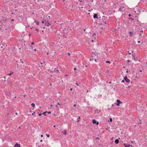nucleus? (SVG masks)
Segmentation results:
<instances>
[{"label":"nucleus","mask_w":147,"mask_h":147,"mask_svg":"<svg viewBox=\"0 0 147 147\" xmlns=\"http://www.w3.org/2000/svg\"><path fill=\"white\" fill-rule=\"evenodd\" d=\"M3 78L4 79H6V77L5 76H4Z\"/></svg>","instance_id":"8fccbe9b"},{"label":"nucleus","mask_w":147,"mask_h":147,"mask_svg":"<svg viewBox=\"0 0 147 147\" xmlns=\"http://www.w3.org/2000/svg\"><path fill=\"white\" fill-rule=\"evenodd\" d=\"M140 41H138V43H140Z\"/></svg>","instance_id":"603ef678"},{"label":"nucleus","mask_w":147,"mask_h":147,"mask_svg":"<svg viewBox=\"0 0 147 147\" xmlns=\"http://www.w3.org/2000/svg\"><path fill=\"white\" fill-rule=\"evenodd\" d=\"M55 71H56L57 72V73H58V72H59V70H58V69H57V70H56Z\"/></svg>","instance_id":"b1692460"},{"label":"nucleus","mask_w":147,"mask_h":147,"mask_svg":"<svg viewBox=\"0 0 147 147\" xmlns=\"http://www.w3.org/2000/svg\"><path fill=\"white\" fill-rule=\"evenodd\" d=\"M78 118L79 119V120H80V117H79Z\"/></svg>","instance_id":"ea45409f"},{"label":"nucleus","mask_w":147,"mask_h":147,"mask_svg":"<svg viewBox=\"0 0 147 147\" xmlns=\"http://www.w3.org/2000/svg\"><path fill=\"white\" fill-rule=\"evenodd\" d=\"M80 120H79V119L77 121V122H79L80 121Z\"/></svg>","instance_id":"473e14b6"},{"label":"nucleus","mask_w":147,"mask_h":147,"mask_svg":"<svg viewBox=\"0 0 147 147\" xmlns=\"http://www.w3.org/2000/svg\"><path fill=\"white\" fill-rule=\"evenodd\" d=\"M124 145L125 146V145H126L125 144H124Z\"/></svg>","instance_id":"0e129e2a"},{"label":"nucleus","mask_w":147,"mask_h":147,"mask_svg":"<svg viewBox=\"0 0 147 147\" xmlns=\"http://www.w3.org/2000/svg\"><path fill=\"white\" fill-rule=\"evenodd\" d=\"M129 19L131 20V21H132L134 20L133 18H130Z\"/></svg>","instance_id":"5701e85b"},{"label":"nucleus","mask_w":147,"mask_h":147,"mask_svg":"<svg viewBox=\"0 0 147 147\" xmlns=\"http://www.w3.org/2000/svg\"><path fill=\"white\" fill-rule=\"evenodd\" d=\"M31 44L32 45H34V43L33 42H31Z\"/></svg>","instance_id":"cd10ccee"},{"label":"nucleus","mask_w":147,"mask_h":147,"mask_svg":"<svg viewBox=\"0 0 147 147\" xmlns=\"http://www.w3.org/2000/svg\"><path fill=\"white\" fill-rule=\"evenodd\" d=\"M13 72H11L10 74H8L7 75L9 76H11V74H13Z\"/></svg>","instance_id":"dca6fc26"},{"label":"nucleus","mask_w":147,"mask_h":147,"mask_svg":"<svg viewBox=\"0 0 147 147\" xmlns=\"http://www.w3.org/2000/svg\"><path fill=\"white\" fill-rule=\"evenodd\" d=\"M124 8V7H120L119 9H118V11H121V12L122 11H123V9Z\"/></svg>","instance_id":"423d86ee"},{"label":"nucleus","mask_w":147,"mask_h":147,"mask_svg":"<svg viewBox=\"0 0 147 147\" xmlns=\"http://www.w3.org/2000/svg\"><path fill=\"white\" fill-rule=\"evenodd\" d=\"M21 62L22 63H24V62H23V61H21Z\"/></svg>","instance_id":"79ce46f5"},{"label":"nucleus","mask_w":147,"mask_h":147,"mask_svg":"<svg viewBox=\"0 0 147 147\" xmlns=\"http://www.w3.org/2000/svg\"><path fill=\"white\" fill-rule=\"evenodd\" d=\"M127 61L128 62H130V61L129 60H128Z\"/></svg>","instance_id":"2f4dec72"},{"label":"nucleus","mask_w":147,"mask_h":147,"mask_svg":"<svg viewBox=\"0 0 147 147\" xmlns=\"http://www.w3.org/2000/svg\"><path fill=\"white\" fill-rule=\"evenodd\" d=\"M73 24V23H71L70 26V30H74V24ZM69 27V26H68V27Z\"/></svg>","instance_id":"f03ea898"},{"label":"nucleus","mask_w":147,"mask_h":147,"mask_svg":"<svg viewBox=\"0 0 147 147\" xmlns=\"http://www.w3.org/2000/svg\"><path fill=\"white\" fill-rule=\"evenodd\" d=\"M15 114L16 115H17V113H16Z\"/></svg>","instance_id":"e2e57ef3"},{"label":"nucleus","mask_w":147,"mask_h":147,"mask_svg":"<svg viewBox=\"0 0 147 147\" xmlns=\"http://www.w3.org/2000/svg\"><path fill=\"white\" fill-rule=\"evenodd\" d=\"M41 137H43V135H41Z\"/></svg>","instance_id":"c03bdc74"},{"label":"nucleus","mask_w":147,"mask_h":147,"mask_svg":"<svg viewBox=\"0 0 147 147\" xmlns=\"http://www.w3.org/2000/svg\"><path fill=\"white\" fill-rule=\"evenodd\" d=\"M76 68H74V70H76Z\"/></svg>","instance_id":"f704fd0d"},{"label":"nucleus","mask_w":147,"mask_h":147,"mask_svg":"<svg viewBox=\"0 0 147 147\" xmlns=\"http://www.w3.org/2000/svg\"><path fill=\"white\" fill-rule=\"evenodd\" d=\"M86 29H84V31H85Z\"/></svg>","instance_id":"680f3d73"},{"label":"nucleus","mask_w":147,"mask_h":147,"mask_svg":"<svg viewBox=\"0 0 147 147\" xmlns=\"http://www.w3.org/2000/svg\"><path fill=\"white\" fill-rule=\"evenodd\" d=\"M127 72H128V71L127 70L126 71V73H127Z\"/></svg>","instance_id":"052dcab7"},{"label":"nucleus","mask_w":147,"mask_h":147,"mask_svg":"<svg viewBox=\"0 0 147 147\" xmlns=\"http://www.w3.org/2000/svg\"><path fill=\"white\" fill-rule=\"evenodd\" d=\"M45 25L46 26L49 27L51 25V24L49 22L45 21Z\"/></svg>","instance_id":"7ed1b4c3"},{"label":"nucleus","mask_w":147,"mask_h":147,"mask_svg":"<svg viewBox=\"0 0 147 147\" xmlns=\"http://www.w3.org/2000/svg\"><path fill=\"white\" fill-rule=\"evenodd\" d=\"M46 136H47V137L48 138L49 137V136H50V135H49V134H46Z\"/></svg>","instance_id":"aec40b11"},{"label":"nucleus","mask_w":147,"mask_h":147,"mask_svg":"<svg viewBox=\"0 0 147 147\" xmlns=\"http://www.w3.org/2000/svg\"><path fill=\"white\" fill-rule=\"evenodd\" d=\"M98 122L96 123V125H98Z\"/></svg>","instance_id":"58836bf2"},{"label":"nucleus","mask_w":147,"mask_h":147,"mask_svg":"<svg viewBox=\"0 0 147 147\" xmlns=\"http://www.w3.org/2000/svg\"><path fill=\"white\" fill-rule=\"evenodd\" d=\"M42 140H40V142H42Z\"/></svg>","instance_id":"4d7b16f0"},{"label":"nucleus","mask_w":147,"mask_h":147,"mask_svg":"<svg viewBox=\"0 0 147 147\" xmlns=\"http://www.w3.org/2000/svg\"><path fill=\"white\" fill-rule=\"evenodd\" d=\"M135 55H134L133 56L134 58L133 59L135 61H136V60H137V59H136L137 58H136Z\"/></svg>","instance_id":"ddd939ff"},{"label":"nucleus","mask_w":147,"mask_h":147,"mask_svg":"<svg viewBox=\"0 0 147 147\" xmlns=\"http://www.w3.org/2000/svg\"><path fill=\"white\" fill-rule=\"evenodd\" d=\"M107 17L105 16H103L102 18L100 17L99 18L100 21L99 22L100 25L105 26L107 22Z\"/></svg>","instance_id":"f257e3e1"},{"label":"nucleus","mask_w":147,"mask_h":147,"mask_svg":"<svg viewBox=\"0 0 147 147\" xmlns=\"http://www.w3.org/2000/svg\"><path fill=\"white\" fill-rule=\"evenodd\" d=\"M131 16V14H129L128 15V16H129V17H130V16Z\"/></svg>","instance_id":"72a5a7b5"},{"label":"nucleus","mask_w":147,"mask_h":147,"mask_svg":"<svg viewBox=\"0 0 147 147\" xmlns=\"http://www.w3.org/2000/svg\"><path fill=\"white\" fill-rule=\"evenodd\" d=\"M34 51H36V49H34Z\"/></svg>","instance_id":"6e6d98bb"},{"label":"nucleus","mask_w":147,"mask_h":147,"mask_svg":"<svg viewBox=\"0 0 147 147\" xmlns=\"http://www.w3.org/2000/svg\"><path fill=\"white\" fill-rule=\"evenodd\" d=\"M142 70H140V72H142Z\"/></svg>","instance_id":"de8ad7c7"},{"label":"nucleus","mask_w":147,"mask_h":147,"mask_svg":"<svg viewBox=\"0 0 147 147\" xmlns=\"http://www.w3.org/2000/svg\"><path fill=\"white\" fill-rule=\"evenodd\" d=\"M35 113V112H34L33 113H32V115H33Z\"/></svg>","instance_id":"7c9ffc66"},{"label":"nucleus","mask_w":147,"mask_h":147,"mask_svg":"<svg viewBox=\"0 0 147 147\" xmlns=\"http://www.w3.org/2000/svg\"><path fill=\"white\" fill-rule=\"evenodd\" d=\"M109 119H110V121L112 122V118H110Z\"/></svg>","instance_id":"4be33fe9"},{"label":"nucleus","mask_w":147,"mask_h":147,"mask_svg":"<svg viewBox=\"0 0 147 147\" xmlns=\"http://www.w3.org/2000/svg\"><path fill=\"white\" fill-rule=\"evenodd\" d=\"M67 54L69 55H70L71 54L70 53H67Z\"/></svg>","instance_id":"bb28decb"},{"label":"nucleus","mask_w":147,"mask_h":147,"mask_svg":"<svg viewBox=\"0 0 147 147\" xmlns=\"http://www.w3.org/2000/svg\"><path fill=\"white\" fill-rule=\"evenodd\" d=\"M14 147H20V144L16 143L14 145Z\"/></svg>","instance_id":"9d476101"},{"label":"nucleus","mask_w":147,"mask_h":147,"mask_svg":"<svg viewBox=\"0 0 147 147\" xmlns=\"http://www.w3.org/2000/svg\"><path fill=\"white\" fill-rule=\"evenodd\" d=\"M92 58H94L95 57H97V58H98V56H97V55H96V54H93L92 55V56H91Z\"/></svg>","instance_id":"0eeeda50"},{"label":"nucleus","mask_w":147,"mask_h":147,"mask_svg":"<svg viewBox=\"0 0 147 147\" xmlns=\"http://www.w3.org/2000/svg\"><path fill=\"white\" fill-rule=\"evenodd\" d=\"M96 122V120L94 119L92 121V123H93V124H95Z\"/></svg>","instance_id":"f8f14e48"},{"label":"nucleus","mask_w":147,"mask_h":147,"mask_svg":"<svg viewBox=\"0 0 147 147\" xmlns=\"http://www.w3.org/2000/svg\"><path fill=\"white\" fill-rule=\"evenodd\" d=\"M50 85L51 86L52 85V84H50Z\"/></svg>","instance_id":"bf43d9fd"},{"label":"nucleus","mask_w":147,"mask_h":147,"mask_svg":"<svg viewBox=\"0 0 147 147\" xmlns=\"http://www.w3.org/2000/svg\"><path fill=\"white\" fill-rule=\"evenodd\" d=\"M106 62L107 63H110V62L109 61H106Z\"/></svg>","instance_id":"c85d7f7f"},{"label":"nucleus","mask_w":147,"mask_h":147,"mask_svg":"<svg viewBox=\"0 0 147 147\" xmlns=\"http://www.w3.org/2000/svg\"><path fill=\"white\" fill-rule=\"evenodd\" d=\"M13 20H13V19H11V21H13Z\"/></svg>","instance_id":"864d4df0"},{"label":"nucleus","mask_w":147,"mask_h":147,"mask_svg":"<svg viewBox=\"0 0 147 147\" xmlns=\"http://www.w3.org/2000/svg\"><path fill=\"white\" fill-rule=\"evenodd\" d=\"M125 82V80H122V81H121V82Z\"/></svg>","instance_id":"a878e982"},{"label":"nucleus","mask_w":147,"mask_h":147,"mask_svg":"<svg viewBox=\"0 0 147 147\" xmlns=\"http://www.w3.org/2000/svg\"><path fill=\"white\" fill-rule=\"evenodd\" d=\"M72 90V88H70V90L71 91Z\"/></svg>","instance_id":"a18cd8bd"},{"label":"nucleus","mask_w":147,"mask_h":147,"mask_svg":"<svg viewBox=\"0 0 147 147\" xmlns=\"http://www.w3.org/2000/svg\"><path fill=\"white\" fill-rule=\"evenodd\" d=\"M96 34H93V38H94V39H96L95 36H96Z\"/></svg>","instance_id":"4468645a"},{"label":"nucleus","mask_w":147,"mask_h":147,"mask_svg":"<svg viewBox=\"0 0 147 147\" xmlns=\"http://www.w3.org/2000/svg\"><path fill=\"white\" fill-rule=\"evenodd\" d=\"M49 114H50L51 113V111H49L48 112H47Z\"/></svg>","instance_id":"393cba45"},{"label":"nucleus","mask_w":147,"mask_h":147,"mask_svg":"<svg viewBox=\"0 0 147 147\" xmlns=\"http://www.w3.org/2000/svg\"><path fill=\"white\" fill-rule=\"evenodd\" d=\"M93 17L94 19L96 18L97 19H98V18L97 17V14H94L93 16Z\"/></svg>","instance_id":"1a4fd4ad"},{"label":"nucleus","mask_w":147,"mask_h":147,"mask_svg":"<svg viewBox=\"0 0 147 147\" xmlns=\"http://www.w3.org/2000/svg\"><path fill=\"white\" fill-rule=\"evenodd\" d=\"M47 111L43 113L42 114L44 115L45 116H46V113H47Z\"/></svg>","instance_id":"2eb2a0df"},{"label":"nucleus","mask_w":147,"mask_h":147,"mask_svg":"<svg viewBox=\"0 0 147 147\" xmlns=\"http://www.w3.org/2000/svg\"><path fill=\"white\" fill-rule=\"evenodd\" d=\"M4 81L5 82L6 81V80H4Z\"/></svg>","instance_id":"69168bd1"},{"label":"nucleus","mask_w":147,"mask_h":147,"mask_svg":"<svg viewBox=\"0 0 147 147\" xmlns=\"http://www.w3.org/2000/svg\"><path fill=\"white\" fill-rule=\"evenodd\" d=\"M60 105V104L59 103H57V105Z\"/></svg>","instance_id":"a19ab883"},{"label":"nucleus","mask_w":147,"mask_h":147,"mask_svg":"<svg viewBox=\"0 0 147 147\" xmlns=\"http://www.w3.org/2000/svg\"><path fill=\"white\" fill-rule=\"evenodd\" d=\"M124 79L127 82L129 83L130 82V80L129 79L127 78V76L125 77L124 78Z\"/></svg>","instance_id":"20e7f679"},{"label":"nucleus","mask_w":147,"mask_h":147,"mask_svg":"<svg viewBox=\"0 0 147 147\" xmlns=\"http://www.w3.org/2000/svg\"><path fill=\"white\" fill-rule=\"evenodd\" d=\"M63 134L65 135L66 134V131L65 130L63 132Z\"/></svg>","instance_id":"6ab92c4d"},{"label":"nucleus","mask_w":147,"mask_h":147,"mask_svg":"<svg viewBox=\"0 0 147 147\" xmlns=\"http://www.w3.org/2000/svg\"><path fill=\"white\" fill-rule=\"evenodd\" d=\"M67 75H65V76H66V77L67 76Z\"/></svg>","instance_id":"3c124183"},{"label":"nucleus","mask_w":147,"mask_h":147,"mask_svg":"<svg viewBox=\"0 0 147 147\" xmlns=\"http://www.w3.org/2000/svg\"><path fill=\"white\" fill-rule=\"evenodd\" d=\"M119 140L117 139L115 140V142L116 144H118L119 143Z\"/></svg>","instance_id":"9b49d317"},{"label":"nucleus","mask_w":147,"mask_h":147,"mask_svg":"<svg viewBox=\"0 0 147 147\" xmlns=\"http://www.w3.org/2000/svg\"><path fill=\"white\" fill-rule=\"evenodd\" d=\"M130 146H131V147H132V145H125V147H129Z\"/></svg>","instance_id":"a211bd4d"},{"label":"nucleus","mask_w":147,"mask_h":147,"mask_svg":"<svg viewBox=\"0 0 147 147\" xmlns=\"http://www.w3.org/2000/svg\"><path fill=\"white\" fill-rule=\"evenodd\" d=\"M91 42H94V40H91Z\"/></svg>","instance_id":"09e8293b"},{"label":"nucleus","mask_w":147,"mask_h":147,"mask_svg":"<svg viewBox=\"0 0 147 147\" xmlns=\"http://www.w3.org/2000/svg\"><path fill=\"white\" fill-rule=\"evenodd\" d=\"M51 107H52V105H51Z\"/></svg>","instance_id":"774afa93"},{"label":"nucleus","mask_w":147,"mask_h":147,"mask_svg":"<svg viewBox=\"0 0 147 147\" xmlns=\"http://www.w3.org/2000/svg\"><path fill=\"white\" fill-rule=\"evenodd\" d=\"M37 25H38L39 24V23L37 22Z\"/></svg>","instance_id":"37998d69"},{"label":"nucleus","mask_w":147,"mask_h":147,"mask_svg":"<svg viewBox=\"0 0 147 147\" xmlns=\"http://www.w3.org/2000/svg\"><path fill=\"white\" fill-rule=\"evenodd\" d=\"M129 34L130 35H131L133 34V32H129Z\"/></svg>","instance_id":"412c9836"},{"label":"nucleus","mask_w":147,"mask_h":147,"mask_svg":"<svg viewBox=\"0 0 147 147\" xmlns=\"http://www.w3.org/2000/svg\"><path fill=\"white\" fill-rule=\"evenodd\" d=\"M53 127H55V125H53Z\"/></svg>","instance_id":"5fc2aeb1"},{"label":"nucleus","mask_w":147,"mask_h":147,"mask_svg":"<svg viewBox=\"0 0 147 147\" xmlns=\"http://www.w3.org/2000/svg\"><path fill=\"white\" fill-rule=\"evenodd\" d=\"M117 105L119 106V104H121L122 103V102L119 100H117Z\"/></svg>","instance_id":"39448f33"},{"label":"nucleus","mask_w":147,"mask_h":147,"mask_svg":"<svg viewBox=\"0 0 147 147\" xmlns=\"http://www.w3.org/2000/svg\"><path fill=\"white\" fill-rule=\"evenodd\" d=\"M42 22V23L43 24V23H45V22L44 21H42V22Z\"/></svg>","instance_id":"c9c22d12"},{"label":"nucleus","mask_w":147,"mask_h":147,"mask_svg":"<svg viewBox=\"0 0 147 147\" xmlns=\"http://www.w3.org/2000/svg\"><path fill=\"white\" fill-rule=\"evenodd\" d=\"M139 35H140V36H141L142 35V33H141L140 34H139Z\"/></svg>","instance_id":"e433bc0d"},{"label":"nucleus","mask_w":147,"mask_h":147,"mask_svg":"<svg viewBox=\"0 0 147 147\" xmlns=\"http://www.w3.org/2000/svg\"><path fill=\"white\" fill-rule=\"evenodd\" d=\"M35 104L34 103H32L31 104V106H32V107H34L35 106Z\"/></svg>","instance_id":"f3484780"},{"label":"nucleus","mask_w":147,"mask_h":147,"mask_svg":"<svg viewBox=\"0 0 147 147\" xmlns=\"http://www.w3.org/2000/svg\"><path fill=\"white\" fill-rule=\"evenodd\" d=\"M98 58H97V57H95L94 58H91L90 59V61H92V60H93L94 59V61H95L96 62V59H97Z\"/></svg>","instance_id":"6e6552de"},{"label":"nucleus","mask_w":147,"mask_h":147,"mask_svg":"<svg viewBox=\"0 0 147 147\" xmlns=\"http://www.w3.org/2000/svg\"><path fill=\"white\" fill-rule=\"evenodd\" d=\"M76 84L78 86L79 85V84L77 83H76Z\"/></svg>","instance_id":"4c0bfd02"},{"label":"nucleus","mask_w":147,"mask_h":147,"mask_svg":"<svg viewBox=\"0 0 147 147\" xmlns=\"http://www.w3.org/2000/svg\"><path fill=\"white\" fill-rule=\"evenodd\" d=\"M131 142L132 143H134L133 141H131Z\"/></svg>","instance_id":"13d9d810"},{"label":"nucleus","mask_w":147,"mask_h":147,"mask_svg":"<svg viewBox=\"0 0 147 147\" xmlns=\"http://www.w3.org/2000/svg\"><path fill=\"white\" fill-rule=\"evenodd\" d=\"M38 115L39 116H41L42 115V114L39 113V114H38Z\"/></svg>","instance_id":"c756f323"},{"label":"nucleus","mask_w":147,"mask_h":147,"mask_svg":"<svg viewBox=\"0 0 147 147\" xmlns=\"http://www.w3.org/2000/svg\"><path fill=\"white\" fill-rule=\"evenodd\" d=\"M76 104H74V107H76Z\"/></svg>","instance_id":"49530a36"},{"label":"nucleus","mask_w":147,"mask_h":147,"mask_svg":"<svg viewBox=\"0 0 147 147\" xmlns=\"http://www.w3.org/2000/svg\"><path fill=\"white\" fill-rule=\"evenodd\" d=\"M18 128H19V129H20V127H18Z\"/></svg>","instance_id":"338daca9"}]
</instances>
